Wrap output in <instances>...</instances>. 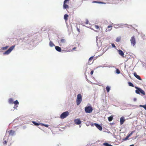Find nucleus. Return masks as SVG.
<instances>
[{"instance_id": "obj_37", "label": "nucleus", "mask_w": 146, "mask_h": 146, "mask_svg": "<svg viewBox=\"0 0 146 146\" xmlns=\"http://www.w3.org/2000/svg\"><path fill=\"white\" fill-rule=\"evenodd\" d=\"M42 125H44V126L46 127H48V125H46V124H42Z\"/></svg>"}, {"instance_id": "obj_1", "label": "nucleus", "mask_w": 146, "mask_h": 146, "mask_svg": "<svg viewBox=\"0 0 146 146\" xmlns=\"http://www.w3.org/2000/svg\"><path fill=\"white\" fill-rule=\"evenodd\" d=\"M82 101V96L80 94H79L77 95L76 100L77 104L79 105Z\"/></svg>"}, {"instance_id": "obj_20", "label": "nucleus", "mask_w": 146, "mask_h": 146, "mask_svg": "<svg viewBox=\"0 0 146 146\" xmlns=\"http://www.w3.org/2000/svg\"><path fill=\"white\" fill-rule=\"evenodd\" d=\"M49 45L50 47H53L54 46V44L53 43L51 42V41H50L49 42Z\"/></svg>"}, {"instance_id": "obj_22", "label": "nucleus", "mask_w": 146, "mask_h": 146, "mask_svg": "<svg viewBox=\"0 0 146 146\" xmlns=\"http://www.w3.org/2000/svg\"><path fill=\"white\" fill-rule=\"evenodd\" d=\"M9 47V46H6L5 47H3L2 48V49L3 50H6Z\"/></svg>"}, {"instance_id": "obj_41", "label": "nucleus", "mask_w": 146, "mask_h": 146, "mask_svg": "<svg viewBox=\"0 0 146 146\" xmlns=\"http://www.w3.org/2000/svg\"><path fill=\"white\" fill-rule=\"evenodd\" d=\"M129 146H134V145H130Z\"/></svg>"}, {"instance_id": "obj_12", "label": "nucleus", "mask_w": 146, "mask_h": 146, "mask_svg": "<svg viewBox=\"0 0 146 146\" xmlns=\"http://www.w3.org/2000/svg\"><path fill=\"white\" fill-rule=\"evenodd\" d=\"M125 121V119H124V117H121L120 118V124L121 125L123 124L124 121Z\"/></svg>"}, {"instance_id": "obj_18", "label": "nucleus", "mask_w": 146, "mask_h": 146, "mask_svg": "<svg viewBox=\"0 0 146 146\" xmlns=\"http://www.w3.org/2000/svg\"><path fill=\"white\" fill-rule=\"evenodd\" d=\"M113 115H111L108 117V120L109 121H111L113 120Z\"/></svg>"}, {"instance_id": "obj_27", "label": "nucleus", "mask_w": 146, "mask_h": 146, "mask_svg": "<svg viewBox=\"0 0 146 146\" xmlns=\"http://www.w3.org/2000/svg\"><path fill=\"white\" fill-rule=\"evenodd\" d=\"M139 106L140 107H142L143 108L146 110V104L145 105H140Z\"/></svg>"}, {"instance_id": "obj_32", "label": "nucleus", "mask_w": 146, "mask_h": 146, "mask_svg": "<svg viewBox=\"0 0 146 146\" xmlns=\"http://www.w3.org/2000/svg\"><path fill=\"white\" fill-rule=\"evenodd\" d=\"M93 56H92L91 57H90L89 58V63L90 62V61L91 60H93Z\"/></svg>"}, {"instance_id": "obj_28", "label": "nucleus", "mask_w": 146, "mask_h": 146, "mask_svg": "<svg viewBox=\"0 0 146 146\" xmlns=\"http://www.w3.org/2000/svg\"><path fill=\"white\" fill-rule=\"evenodd\" d=\"M13 103H14L15 105H18L19 104V102L17 100H16L15 102H13Z\"/></svg>"}, {"instance_id": "obj_16", "label": "nucleus", "mask_w": 146, "mask_h": 146, "mask_svg": "<svg viewBox=\"0 0 146 146\" xmlns=\"http://www.w3.org/2000/svg\"><path fill=\"white\" fill-rule=\"evenodd\" d=\"M68 15L67 14H66L64 15V18L65 21H67L68 20Z\"/></svg>"}, {"instance_id": "obj_25", "label": "nucleus", "mask_w": 146, "mask_h": 146, "mask_svg": "<svg viewBox=\"0 0 146 146\" xmlns=\"http://www.w3.org/2000/svg\"><path fill=\"white\" fill-rule=\"evenodd\" d=\"M35 125H39V124L38 123H37L34 121H33L32 122Z\"/></svg>"}, {"instance_id": "obj_4", "label": "nucleus", "mask_w": 146, "mask_h": 146, "mask_svg": "<svg viewBox=\"0 0 146 146\" xmlns=\"http://www.w3.org/2000/svg\"><path fill=\"white\" fill-rule=\"evenodd\" d=\"M85 110L87 113H91L93 110V108L91 106H88L85 108Z\"/></svg>"}, {"instance_id": "obj_21", "label": "nucleus", "mask_w": 146, "mask_h": 146, "mask_svg": "<svg viewBox=\"0 0 146 146\" xmlns=\"http://www.w3.org/2000/svg\"><path fill=\"white\" fill-rule=\"evenodd\" d=\"M106 89L107 92H109L110 90V87H109V86H107L106 87Z\"/></svg>"}, {"instance_id": "obj_35", "label": "nucleus", "mask_w": 146, "mask_h": 146, "mask_svg": "<svg viewBox=\"0 0 146 146\" xmlns=\"http://www.w3.org/2000/svg\"><path fill=\"white\" fill-rule=\"evenodd\" d=\"M94 73V71L93 70H92L90 72V74L91 75H92L93 74V73Z\"/></svg>"}, {"instance_id": "obj_29", "label": "nucleus", "mask_w": 146, "mask_h": 146, "mask_svg": "<svg viewBox=\"0 0 146 146\" xmlns=\"http://www.w3.org/2000/svg\"><path fill=\"white\" fill-rule=\"evenodd\" d=\"M116 72L117 74H119L120 73V71L117 68L116 69Z\"/></svg>"}, {"instance_id": "obj_26", "label": "nucleus", "mask_w": 146, "mask_h": 146, "mask_svg": "<svg viewBox=\"0 0 146 146\" xmlns=\"http://www.w3.org/2000/svg\"><path fill=\"white\" fill-rule=\"evenodd\" d=\"M95 28L97 30H100V27L99 26L97 25H95Z\"/></svg>"}, {"instance_id": "obj_2", "label": "nucleus", "mask_w": 146, "mask_h": 146, "mask_svg": "<svg viewBox=\"0 0 146 146\" xmlns=\"http://www.w3.org/2000/svg\"><path fill=\"white\" fill-rule=\"evenodd\" d=\"M15 45H13L10 47L7 50L3 53V54L4 55L9 54L15 48Z\"/></svg>"}, {"instance_id": "obj_10", "label": "nucleus", "mask_w": 146, "mask_h": 146, "mask_svg": "<svg viewBox=\"0 0 146 146\" xmlns=\"http://www.w3.org/2000/svg\"><path fill=\"white\" fill-rule=\"evenodd\" d=\"M112 29V26L111 25H109L108 26L106 30V32L110 31Z\"/></svg>"}, {"instance_id": "obj_38", "label": "nucleus", "mask_w": 146, "mask_h": 146, "mask_svg": "<svg viewBox=\"0 0 146 146\" xmlns=\"http://www.w3.org/2000/svg\"><path fill=\"white\" fill-rule=\"evenodd\" d=\"M111 45H112V47H115V46L114 44L113 43Z\"/></svg>"}, {"instance_id": "obj_33", "label": "nucleus", "mask_w": 146, "mask_h": 146, "mask_svg": "<svg viewBox=\"0 0 146 146\" xmlns=\"http://www.w3.org/2000/svg\"><path fill=\"white\" fill-rule=\"evenodd\" d=\"M120 38H119L118 37L116 38V41L117 42H118L120 41Z\"/></svg>"}, {"instance_id": "obj_17", "label": "nucleus", "mask_w": 146, "mask_h": 146, "mask_svg": "<svg viewBox=\"0 0 146 146\" xmlns=\"http://www.w3.org/2000/svg\"><path fill=\"white\" fill-rule=\"evenodd\" d=\"M8 102L10 104H13V100L12 98H10L9 99Z\"/></svg>"}, {"instance_id": "obj_23", "label": "nucleus", "mask_w": 146, "mask_h": 146, "mask_svg": "<svg viewBox=\"0 0 146 146\" xmlns=\"http://www.w3.org/2000/svg\"><path fill=\"white\" fill-rule=\"evenodd\" d=\"M128 84L129 86L134 87V86L133 84L131 82H129Z\"/></svg>"}, {"instance_id": "obj_8", "label": "nucleus", "mask_w": 146, "mask_h": 146, "mask_svg": "<svg viewBox=\"0 0 146 146\" xmlns=\"http://www.w3.org/2000/svg\"><path fill=\"white\" fill-rule=\"evenodd\" d=\"M94 125L98 129L100 130L101 131L102 130V127L100 125L98 124L95 123H94V124H92L91 125L92 126H93Z\"/></svg>"}, {"instance_id": "obj_6", "label": "nucleus", "mask_w": 146, "mask_h": 146, "mask_svg": "<svg viewBox=\"0 0 146 146\" xmlns=\"http://www.w3.org/2000/svg\"><path fill=\"white\" fill-rule=\"evenodd\" d=\"M135 92L138 94H140V92L141 93V94H143V95H145V92L142 90L141 88L139 89V90H136Z\"/></svg>"}, {"instance_id": "obj_40", "label": "nucleus", "mask_w": 146, "mask_h": 146, "mask_svg": "<svg viewBox=\"0 0 146 146\" xmlns=\"http://www.w3.org/2000/svg\"><path fill=\"white\" fill-rule=\"evenodd\" d=\"M76 47H74L73 48L72 50H74L76 49Z\"/></svg>"}, {"instance_id": "obj_34", "label": "nucleus", "mask_w": 146, "mask_h": 146, "mask_svg": "<svg viewBox=\"0 0 146 146\" xmlns=\"http://www.w3.org/2000/svg\"><path fill=\"white\" fill-rule=\"evenodd\" d=\"M89 23V21L88 20H86V24H88Z\"/></svg>"}, {"instance_id": "obj_39", "label": "nucleus", "mask_w": 146, "mask_h": 146, "mask_svg": "<svg viewBox=\"0 0 146 146\" xmlns=\"http://www.w3.org/2000/svg\"><path fill=\"white\" fill-rule=\"evenodd\" d=\"M7 142L5 140L3 143L4 144H6L7 143Z\"/></svg>"}, {"instance_id": "obj_36", "label": "nucleus", "mask_w": 146, "mask_h": 146, "mask_svg": "<svg viewBox=\"0 0 146 146\" xmlns=\"http://www.w3.org/2000/svg\"><path fill=\"white\" fill-rule=\"evenodd\" d=\"M135 88L136 89H137V90H139V89H140V88H138V87H136V86H135Z\"/></svg>"}, {"instance_id": "obj_24", "label": "nucleus", "mask_w": 146, "mask_h": 146, "mask_svg": "<svg viewBox=\"0 0 146 146\" xmlns=\"http://www.w3.org/2000/svg\"><path fill=\"white\" fill-rule=\"evenodd\" d=\"M93 3H104L100 1H93L92 2Z\"/></svg>"}, {"instance_id": "obj_5", "label": "nucleus", "mask_w": 146, "mask_h": 146, "mask_svg": "<svg viewBox=\"0 0 146 146\" xmlns=\"http://www.w3.org/2000/svg\"><path fill=\"white\" fill-rule=\"evenodd\" d=\"M130 40L131 44L133 46H134L136 44V40L134 36L131 37Z\"/></svg>"}, {"instance_id": "obj_31", "label": "nucleus", "mask_w": 146, "mask_h": 146, "mask_svg": "<svg viewBox=\"0 0 146 146\" xmlns=\"http://www.w3.org/2000/svg\"><path fill=\"white\" fill-rule=\"evenodd\" d=\"M135 132V131H132L131 133H130V134H128L127 136L129 137H130L131 135H132V134L134 132Z\"/></svg>"}, {"instance_id": "obj_19", "label": "nucleus", "mask_w": 146, "mask_h": 146, "mask_svg": "<svg viewBox=\"0 0 146 146\" xmlns=\"http://www.w3.org/2000/svg\"><path fill=\"white\" fill-rule=\"evenodd\" d=\"M66 41V40L64 39H61L60 40V42L61 43H65Z\"/></svg>"}, {"instance_id": "obj_11", "label": "nucleus", "mask_w": 146, "mask_h": 146, "mask_svg": "<svg viewBox=\"0 0 146 146\" xmlns=\"http://www.w3.org/2000/svg\"><path fill=\"white\" fill-rule=\"evenodd\" d=\"M133 75L134 76L138 79L140 80H142V79H141L140 76L139 75H137L136 72H134L133 73Z\"/></svg>"}, {"instance_id": "obj_3", "label": "nucleus", "mask_w": 146, "mask_h": 146, "mask_svg": "<svg viewBox=\"0 0 146 146\" xmlns=\"http://www.w3.org/2000/svg\"><path fill=\"white\" fill-rule=\"evenodd\" d=\"M69 115V113L68 111L64 112L62 113L60 116V118L61 119H64L66 118Z\"/></svg>"}, {"instance_id": "obj_30", "label": "nucleus", "mask_w": 146, "mask_h": 146, "mask_svg": "<svg viewBox=\"0 0 146 146\" xmlns=\"http://www.w3.org/2000/svg\"><path fill=\"white\" fill-rule=\"evenodd\" d=\"M129 137L127 135L126 137L123 139V141H125L128 139Z\"/></svg>"}, {"instance_id": "obj_13", "label": "nucleus", "mask_w": 146, "mask_h": 146, "mask_svg": "<svg viewBox=\"0 0 146 146\" xmlns=\"http://www.w3.org/2000/svg\"><path fill=\"white\" fill-rule=\"evenodd\" d=\"M118 51L119 54L121 56L124 57V53L122 50H119Z\"/></svg>"}, {"instance_id": "obj_9", "label": "nucleus", "mask_w": 146, "mask_h": 146, "mask_svg": "<svg viewBox=\"0 0 146 146\" xmlns=\"http://www.w3.org/2000/svg\"><path fill=\"white\" fill-rule=\"evenodd\" d=\"M74 122L77 125H79L81 123V121L79 119H76L74 120Z\"/></svg>"}, {"instance_id": "obj_14", "label": "nucleus", "mask_w": 146, "mask_h": 146, "mask_svg": "<svg viewBox=\"0 0 146 146\" xmlns=\"http://www.w3.org/2000/svg\"><path fill=\"white\" fill-rule=\"evenodd\" d=\"M55 48L56 50L58 52H60L61 51V48L58 46H55Z\"/></svg>"}, {"instance_id": "obj_15", "label": "nucleus", "mask_w": 146, "mask_h": 146, "mask_svg": "<svg viewBox=\"0 0 146 146\" xmlns=\"http://www.w3.org/2000/svg\"><path fill=\"white\" fill-rule=\"evenodd\" d=\"M15 133V131L13 130H10L9 131V135H13Z\"/></svg>"}, {"instance_id": "obj_7", "label": "nucleus", "mask_w": 146, "mask_h": 146, "mask_svg": "<svg viewBox=\"0 0 146 146\" xmlns=\"http://www.w3.org/2000/svg\"><path fill=\"white\" fill-rule=\"evenodd\" d=\"M69 0H65L64 2V4L63 5V8L64 9H68V5L66 4V3L68 2L69 1Z\"/></svg>"}]
</instances>
